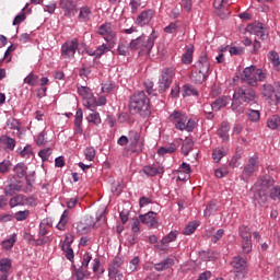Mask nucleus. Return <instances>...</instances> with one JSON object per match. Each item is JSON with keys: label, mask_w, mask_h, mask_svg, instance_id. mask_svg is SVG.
I'll return each mask as SVG.
<instances>
[{"label": "nucleus", "mask_w": 280, "mask_h": 280, "mask_svg": "<svg viewBox=\"0 0 280 280\" xmlns=\"http://www.w3.org/2000/svg\"><path fill=\"white\" fill-rule=\"evenodd\" d=\"M242 102L252 106V104H257V102H259V96H257V92H255L253 88L242 85L235 91L232 100V110H236L238 115L244 113V106H242Z\"/></svg>", "instance_id": "obj_1"}, {"label": "nucleus", "mask_w": 280, "mask_h": 280, "mask_svg": "<svg viewBox=\"0 0 280 280\" xmlns=\"http://www.w3.org/2000/svg\"><path fill=\"white\" fill-rule=\"evenodd\" d=\"M129 110L131 115L150 116V98L145 95L144 91H137L130 96Z\"/></svg>", "instance_id": "obj_2"}, {"label": "nucleus", "mask_w": 280, "mask_h": 280, "mask_svg": "<svg viewBox=\"0 0 280 280\" xmlns=\"http://www.w3.org/2000/svg\"><path fill=\"white\" fill-rule=\"evenodd\" d=\"M141 136L136 130L129 131V145L122 151V156H130V152L133 154H141L143 152V142L140 141Z\"/></svg>", "instance_id": "obj_3"}, {"label": "nucleus", "mask_w": 280, "mask_h": 280, "mask_svg": "<svg viewBox=\"0 0 280 280\" xmlns=\"http://www.w3.org/2000/svg\"><path fill=\"white\" fill-rule=\"evenodd\" d=\"M129 47L130 49H141L143 54L150 55L152 47H154V37L145 35L139 36L129 43Z\"/></svg>", "instance_id": "obj_4"}, {"label": "nucleus", "mask_w": 280, "mask_h": 280, "mask_svg": "<svg viewBox=\"0 0 280 280\" xmlns=\"http://www.w3.org/2000/svg\"><path fill=\"white\" fill-rule=\"evenodd\" d=\"M170 121H173L175 124V128L177 130H187L188 132H191L194 130V121L188 120L187 116L185 114H182L180 112H173L170 117Z\"/></svg>", "instance_id": "obj_5"}, {"label": "nucleus", "mask_w": 280, "mask_h": 280, "mask_svg": "<svg viewBox=\"0 0 280 280\" xmlns=\"http://www.w3.org/2000/svg\"><path fill=\"white\" fill-rule=\"evenodd\" d=\"M231 266L236 279H244L246 275H248V264L246 262V258L242 256H234L231 261Z\"/></svg>", "instance_id": "obj_6"}, {"label": "nucleus", "mask_w": 280, "mask_h": 280, "mask_svg": "<svg viewBox=\"0 0 280 280\" xmlns=\"http://www.w3.org/2000/svg\"><path fill=\"white\" fill-rule=\"evenodd\" d=\"M25 205L28 207H36V199H34V197H27L23 194H19L9 201V207L11 209H14V207H25Z\"/></svg>", "instance_id": "obj_7"}, {"label": "nucleus", "mask_w": 280, "mask_h": 280, "mask_svg": "<svg viewBox=\"0 0 280 280\" xmlns=\"http://www.w3.org/2000/svg\"><path fill=\"white\" fill-rule=\"evenodd\" d=\"M97 34H100V36H103L104 40H106V43H108L109 45H114L115 39L117 38V33L115 32V30H113V24L108 22L102 24L98 27Z\"/></svg>", "instance_id": "obj_8"}, {"label": "nucleus", "mask_w": 280, "mask_h": 280, "mask_svg": "<svg viewBox=\"0 0 280 280\" xmlns=\"http://www.w3.org/2000/svg\"><path fill=\"white\" fill-rule=\"evenodd\" d=\"M174 78V70L172 68H166L162 71V75L159 82L160 93H165L172 84V79Z\"/></svg>", "instance_id": "obj_9"}, {"label": "nucleus", "mask_w": 280, "mask_h": 280, "mask_svg": "<svg viewBox=\"0 0 280 280\" xmlns=\"http://www.w3.org/2000/svg\"><path fill=\"white\" fill-rule=\"evenodd\" d=\"M261 95L265 97V100H267L273 106H277V104H279L280 102V97L275 91V86H272V84H268V83L264 84L261 90Z\"/></svg>", "instance_id": "obj_10"}, {"label": "nucleus", "mask_w": 280, "mask_h": 280, "mask_svg": "<svg viewBox=\"0 0 280 280\" xmlns=\"http://www.w3.org/2000/svg\"><path fill=\"white\" fill-rule=\"evenodd\" d=\"M246 30L255 36H258L261 40H266L268 38V30L261 22H258L257 24H248Z\"/></svg>", "instance_id": "obj_11"}, {"label": "nucleus", "mask_w": 280, "mask_h": 280, "mask_svg": "<svg viewBox=\"0 0 280 280\" xmlns=\"http://www.w3.org/2000/svg\"><path fill=\"white\" fill-rule=\"evenodd\" d=\"M78 49V38H73L72 40L66 42L61 47V56L63 58H73L75 56V51Z\"/></svg>", "instance_id": "obj_12"}, {"label": "nucleus", "mask_w": 280, "mask_h": 280, "mask_svg": "<svg viewBox=\"0 0 280 280\" xmlns=\"http://www.w3.org/2000/svg\"><path fill=\"white\" fill-rule=\"evenodd\" d=\"M255 66L247 67L243 70L241 82L249 84V86H257V79L255 78Z\"/></svg>", "instance_id": "obj_13"}, {"label": "nucleus", "mask_w": 280, "mask_h": 280, "mask_svg": "<svg viewBox=\"0 0 280 280\" xmlns=\"http://www.w3.org/2000/svg\"><path fill=\"white\" fill-rule=\"evenodd\" d=\"M254 187L255 189L268 191V189H271V187H275V179L270 175H264L258 178Z\"/></svg>", "instance_id": "obj_14"}, {"label": "nucleus", "mask_w": 280, "mask_h": 280, "mask_svg": "<svg viewBox=\"0 0 280 280\" xmlns=\"http://www.w3.org/2000/svg\"><path fill=\"white\" fill-rule=\"evenodd\" d=\"M259 167V160L257 158H250L248 160V163L245 165L242 178L243 180H246V178H250L253 174H255V171Z\"/></svg>", "instance_id": "obj_15"}, {"label": "nucleus", "mask_w": 280, "mask_h": 280, "mask_svg": "<svg viewBox=\"0 0 280 280\" xmlns=\"http://www.w3.org/2000/svg\"><path fill=\"white\" fill-rule=\"evenodd\" d=\"M142 224H147L149 229H156L159 226V221H156V212L149 211L145 214L139 215Z\"/></svg>", "instance_id": "obj_16"}, {"label": "nucleus", "mask_w": 280, "mask_h": 280, "mask_svg": "<svg viewBox=\"0 0 280 280\" xmlns=\"http://www.w3.org/2000/svg\"><path fill=\"white\" fill-rule=\"evenodd\" d=\"M154 18L153 10L142 11L136 19V25L143 27V25H150V21Z\"/></svg>", "instance_id": "obj_17"}, {"label": "nucleus", "mask_w": 280, "mask_h": 280, "mask_svg": "<svg viewBox=\"0 0 280 280\" xmlns=\"http://www.w3.org/2000/svg\"><path fill=\"white\" fill-rule=\"evenodd\" d=\"M23 191V185L21 180L11 182L4 187V196H14V194Z\"/></svg>", "instance_id": "obj_18"}, {"label": "nucleus", "mask_w": 280, "mask_h": 280, "mask_svg": "<svg viewBox=\"0 0 280 280\" xmlns=\"http://www.w3.org/2000/svg\"><path fill=\"white\" fill-rule=\"evenodd\" d=\"M176 237H178V235L176 234V232H171L168 233L166 236H164L160 244L155 245V248H158L159 250H167V244H170L171 242H175L176 241Z\"/></svg>", "instance_id": "obj_19"}, {"label": "nucleus", "mask_w": 280, "mask_h": 280, "mask_svg": "<svg viewBox=\"0 0 280 280\" xmlns=\"http://www.w3.org/2000/svg\"><path fill=\"white\" fill-rule=\"evenodd\" d=\"M104 218V213H101L98 217L93 214H86L83 220V223H85L91 229H97V222Z\"/></svg>", "instance_id": "obj_20"}, {"label": "nucleus", "mask_w": 280, "mask_h": 280, "mask_svg": "<svg viewBox=\"0 0 280 280\" xmlns=\"http://www.w3.org/2000/svg\"><path fill=\"white\" fill-rule=\"evenodd\" d=\"M198 71H202L206 73H209V69L211 68V63L209 62V57L207 54H203L199 57L197 63H196Z\"/></svg>", "instance_id": "obj_21"}, {"label": "nucleus", "mask_w": 280, "mask_h": 280, "mask_svg": "<svg viewBox=\"0 0 280 280\" xmlns=\"http://www.w3.org/2000/svg\"><path fill=\"white\" fill-rule=\"evenodd\" d=\"M253 189L255 202L258 205H266V202H268V191L255 187Z\"/></svg>", "instance_id": "obj_22"}, {"label": "nucleus", "mask_w": 280, "mask_h": 280, "mask_svg": "<svg viewBox=\"0 0 280 280\" xmlns=\"http://www.w3.org/2000/svg\"><path fill=\"white\" fill-rule=\"evenodd\" d=\"M48 231L47 228H45V223L39 224V237L36 240V243L38 246H42V244H47L49 242V236L47 235Z\"/></svg>", "instance_id": "obj_23"}, {"label": "nucleus", "mask_w": 280, "mask_h": 280, "mask_svg": "<svg viewBox=\"0 0 280 280\" xmlns=\"http://www.w3.org/2000/svg\"><path fill=\"white\" fill-rule=\"evenodd\" d=\"M0 143L4 145L5 150H14L16 148V140L13 138H10V136H1L0 137Z\"/></svg>", "instance_id": "obj_24"}, {"label": "nucleus", "mask_w": 280, "mask_h": 280, "mask_svg": "<svg viewBox=\"0 0 280 280\" xmlns=\"http://www.w3.org/2000/svg\"><path fill=\"white\" fill-rule=\"evenodd\" d=\"M229 130H231V125L229 122H222L218 129V135L222 141H229Z\"/></svg>", "instance_id": "obj_25"}, {"label": "nucleus", "mask_w": 280, "mask_h": 280, "mask_svg": "<svg viewBox=\"0 0 280 280\" xmlns=\"http://www.w3.org/2000/svg\"><path fill=\"white\" fill-rule=\"evenodd\" d=\"M229 102H231V97H229V96H221V97L217 98L212 103V108L215 112H218V110H220V108H224V106H226L229 104Z\"/></svg>", "instance_id": "obj_26"}, {"label": "nucleus", "mask_w": 280, "mask_h": 280, "mask_svg": "<svg viewBox=\"0 0 280 280\" xmlns=\"http://www.w3.org/2000/svg\"><path fill=\"white\" fill-rule=\"evenodd\" d=\"M207 78H209V72H202V70H198L191 75V80L195 82V84H202Z\"/></svg>", "instance_id": "obj_27"}, {"label": "nucleus", "mask_w": 280, "mask_h": 280, "mask_svg": "<svg viewBox=\"0 0 280 280\" xmlns=\"http://www.w3.org/2000/svg\"><path fill=\"white\" fill-rule=\"evenodd\" d=\"M16 178H25V176L27 175V166L25 165V163H19L14 166L13 168Z\"/></svg>", "instance_id": "obj_28"}, {"label": "nucleus", "mask_w": 280, "mask_h": 280, "mask_svg": "<svg viewBox=\"0 0 280 280\" xmlns=\"http://www.w3.org/2000/svg\"><path fill=\"white\" fill-rule=\"evenodd\" d=\"M143 172L144 174H147V176H156L158 174H163L165 170L161 166L160 167L144 166Z\"/></svg>", "instance_id": "obj_29"}, {"label": "nucleus", "mask_w": 280, "mask_h": 280, "mask_svg": "<svg viewBox=\"0 0 280 280\" xmlns=\"http://www.w3.org/2000/svg\"><path fill=\"white\" fill-rule=\"evenodd\" d=\"M267 126L271 130H280V117L278 115L271 116L267 121Z\"/></svg>", "instance_id": "obj_30"}, {"label": "nucleus", "mask_w": 280, "mask_h": 280, "mask_svg": "<svg viewBox=\"0 0 280 280\" xmlns=\"http://www.w3.org/2000/svg\"><path fill=\"white\" fill-rule=\"evenodd\" d=\"M268 58L275 69L279 71L280 69V60H279V52L271 50L269 51Z\"/></svg>", "instance_id": "obj_31"}, {"label": "nucleus", "mask_w": 280, "mask_h": 280, "mask_svg": "<svg viewBox=\"0 0 280 280\" xmlns=\"http://www.w3.org/2000/svg\"><path fill=\"white\" fill-rule=\"evenodd\" d=\"M191 60H194V46L186 48V52L182 57L184 65H191Z\"/></svg>", "instance_id": "obj_32"}, {"label": "nucleus", "mask_w": 280, "mask_h": 280, "mask_svg": "<svg viewBox=\"0 0 280 280\" xmlns=\"http://www.w3.org/2000/svg\"><path fill=\"white\" fill-rule=\"evenodd\" d=\"M174 152H176L175 143H171L168 147H160L158 150L160 156H164V154H174Z\"/></svg>", "instance_id": "obj_33"}, {"label": "nucleus", "mask_w": 280, "mask_h": 280, "mask_svg": "<svg viewBox=\"0 0 280 280\" xmlns=\"http://www.w3.org/2000/svg\"><path fill=\"white\" fill-rule=\"evenodd\" d=\"M238 233L242 237V240H253V233L250 232V229L246 225H242L240 229H238Z\"/></svg>", "instance_id": "obj_34"}, {"label": "nucleus", "mask_w": 280, "mask_h": 280, "mask_svg": "<svg viewBox=\"0 0 280 280\" xmlns=\"http://www.w3.org/2000/svg\"><path fill=\"white\" fill-rule=\"evenodd\" d=\"M12 270V260L10 258L0 259V272H10Z\"/></svg>", "instance_id": "obj_35"}, {"label": "nucleus", "mask_w": 280, "mask_h": 280, "mask_svg": "<svg viewBox=\"0 0 280 280\" xmlns=\"http://www.w3.org/2000/svg\"><path fill=\"white\" fill-rule=\"evenodd\" d=\"M199 224H200V222H198V221H192V222L188 223L185 226V229L183 231V234L184 235H191L192 233H195L196 229H198Z\"/></svg>", "instance_id": "obj_36"}, {"label": "nucleus", "mask_w": 280, "mask_h": 280, "mask_svg": "<svg viewBox=\"0 0 280 280\" xmlns=\"http://www.w3.org/2000/svg\"><path fill=\"white\" fill-rule=\"evenodd\" d=\"M77 232L79 235H86V233H91V228L81 220L77 224Z\"/></svg>", "instance_id": "obj_37"}, {"label": "nucleus", "mask_w": 280, "mask_h": 280, "mask_svg": "<svg viewBox=\"0 0 280 280\" xmlns=\"http://www.w3.org/2000/svg\"><path fill=\"white\" fill-rule=\"evenodd\" d=\"M247 119H249V121H253L255 124L259 121V119H261V114L257 109H248Z\"/></svg>", "instance_id": "obj_38"}, {"label": "nucleus", "mask_w": 280, "mask_h": 280, "mask_svg": "<svg viewBox=\"0 0 280 280\" xmlns=\"http://www.w3.org/2000/svg\"><path fill=\"white\" fill-rule=\"evenodd\" d=\"M218 211V206L215 205V202H210L205 211H203V215L205 218H211V215H213V213H215Z\"/></svg>", "instance_id": "obj_39"}, {"label": "nucleus", "mask_w": 280, "mask_h": 280, "mask_svg": "<svg viewBox=\"0 0 280 280\" xmlns=\"http://www.w3.org/2000/svg\"><path fill=\"white\" fill-rule=\"evenodd\" d=\"M191 150H194V140L188 139L182 145V153L184 154V156H187V154H189Z\"/></svg>", "instance_id": "obj_40"}, {"label": "nucleus", "mask_w": 280, "mask_h": 280, "mask_svg": "<svg viewBox=\"0 0 280 280\" xmlns=\"http://www.w3.org/2000/svg\"><path fill=\"white\" fill-rule=\"evenodd\" d=\"M60 5L63 10L71 12V10H75V0H61Z\"/></svg>", "instance_id": "obj_41"}, {"label": "nucleus", "mask_w": 280, "mask_h": 280, "mask_svg": "<svg viewBox=\"0 0 280 280\" xmlns=\"http://www.w3.org/2000/svg\"><path fill=\"white\" fill-rule=\"evenodd\" d=\"M7 126L11 130H18V132H21V122H19V120H16L15 118H9L7 120Z\"/></svg>", "instance_id": "obj_42"}, {"label": "nucleus", "mask_w": 280, "mask_h": 280, "mask_svg": "<svg viewBox=\"0 0 280 280\" xmlns=\"http://www.w3.org/2000/svg\"><path fill=\"white\" fill-rule=\"evenodd\" d=\"M78 93H79V95L84 97V100H89V98L93 97V93L91 92V89L88 86L78 88Z\"/></svg>", "instance_id": "obj_43"}, {"label": "nucleus", "mask_w": 280, "mask_h": 280, "mask_svg": "<svg viewBox=\"0 0 280 280\" xmlns=\"http://www.w3.org/2000/svg\"><path fill=\"white\" fill-rule=\"evenodd\" d=\"M88 121H90V124H95V126H98V124H102V118L100 117V113L95 110L92 112V114L88 116Z\"/></svg>", "instance_id": "obj_44"}, {"label": "nucleus", "mask_w": 280, "mask_h": 280, "mask_svg": "<svg viewBox=\"0 0 280 280\" xmlns=\"http://www.w3.org/2000/svg\"><path fill=\"white\" fill-rule=\"evenodd\" d=\"M112 47H113V44H108V45L103 44V45H101L96 49V54H95L96 58H100L101 56H104V54H106V51H110Z\"/></svg>", "instance_id": "obj_45"}, {"label": "nucleus", "mask_w": 280, "mask_h": 280, "mask_svg": "<svg viewBox=\"0 0 280 280\" xmlns=\"http://www.w3.org/2000/svg\"><path fill=\"white\" fill-rule=\"evenodd\" d=\"M212 110H215L213 108V104L209 105V104H203L202 106V112L205 113L207 119H213V112Z\"/></svg>", "instance_id": "obj_46"}, {"label": "nucleus", "mask_w": 280, "mask_h": 280, "mask_svg": "<svg viewBox=\"0 0 280 280\" xmlns=\"http://www.w3.org/2000/svg\"><path fill=\"white\" fill-rule=\"evenodd\" d=\"M14 218L16 222H23V220L30 218V210L18 211L15 212Z\"/></svg>", "instance_id": "obj_47"}, {"label": "nucleus", "mask_w": 280, "mask_h": 280, "mask_svg": "<svg viewBox=\"0 0 280 280\" xmlns=\"http://www.w3.org/2000/svg\"><path fill=\"white\" fill-rule=\"evenodd\" d=\"M242 248H243V253L245 255H248V253H250L253 250V238L244 240L242 242Z\"/></svg>", "instance_id": "obj_48"}, {"label": "nucleus", "mask_w": 280, "mask_h": 280, "mask_svg": "<svg viewBox=\"0 0 280 280\" xmlns=\"http://www.w3.org/2000/svg\"><path fill=\"white\" fill-rule=\"evenodd\" d=\"M61 250H63V253H66V257L67 259H69V261H73V248H71V245H61Z\"/></svg>", "instance_id": "obj_49"}, {"label": "nucleus", "mask_w": 280, "mask_h": 280, "mask_svg": "<svg viewBox=\"0 0 280 280\" xmlns=\"http://www.w3.org/2000/svg\"><path fill=\"white\" fill-rule=\"evenodd\" d=\"M224 156V151H222L221 148H217L212 152V159L215 163H220L222 161V158Z\"/></svg>", "instance_id": "obj_50"}, {"label": "nucleus", "mask_w": 280, "mask_h": 280, "mask_svg": "<svg viewBox=\"0 0 280 280\" xmlns=\"http://www.w3.org/2000/svg\"><path fill=\"white\" fill-rule=\"evenodd\" d=\"M189 95H198V90L192 85H184L183 97H187Z\"/></svg>", "instance_id": "obj_51"}, {"label": "nucleus", "mask_w": 280, "mask_h": 280, "mask_svg": "<svg viewBox=\"0 0 280 280\" xmlns=\"http://www.w3.org/2000/svg\"><path fill=\"white\" fill-rule=\"evenodd\" d=\"M143 85L149 95H156V90H154V82L147 80L144 81Z\"/></svg>", "instance_id": "obj_52"}, {"label": "nucleus", "mask_w": 280, "mask_h": 280, "mask_svg": "<svg viewBox=\"0 0 280 280\" xmlns=\"http://www.w3.org/2000/svg\"><path fill=\"white\" fill-rule=\"evenodd\" d=\"M75 277L77 280H84L86 277H89V271L84 269V267H80L79 269L75 270Z\"/></svg>", "instance_id": "obj_53"}, {"label": "nucleus", "mask_w": 280, "mask_h": 280, "mask_svg": "<svg viewBox=\"0 0 280 280\" xmlns=\"http://www.w3.org/2000/svg\"><path fill=\"white\" fill-rule=\"evenodd\" d=\"M269 196L272 200H280V186H272V188L269 189Z\"/></svg>", "instance_id": "obj_54"}, {"label": "nucleus", "mask_w": 280, "mask_h": 280, "mask_svg": "<svg viewBox=\"0 0 280 280\" xmlns=\"http://www.w3.org/2000/svg\"><path fill=\"white\" fill-rule=\"evenodd\" d=\"M38 156L42 158L43 162L48 161L49 156H51V148H46V149L40 150L38 152Z\"/></svg>", "instance_id": "obj_55"}, {"label": "nucleus", "mask_w": 280, "mask_h": 280, "mask_svg": "<svg viewBox=\"0 0 280 280\" xmlns=\"http://www.w3.org/2000/svg\"><path fill=\"white\" fill-rule=\"evenodd\" d=\"M91 16V9L89 7H83L79 13V18L83 21H89V18Z\"/></svg>", "instance_id": "obj_56"}, {"label": "nucleus", "mask_w": 280, "mask_h": 280, "mask_svg": "<svg viewBox=\"0 0 280 280\" xmlns=\"http://www.w3.org/2000/svg\"><path fill=\"white\" fill-rule=\"evenodd\" d=\"M117 51L119 56H130V46H126L125 44H119Z\"/></svg>", "instance_id": "obj_57"}, {"label": "nucleus", "mask_w": 280, "mask_h": 280, "mask_svg": "<svg viewBox=\"0 0 280 280\" xmlns=\"http://www.w3.org/2000/svg\"><path fill=\"white\" fill-rule=\"evenodd\" d=\"M14 242H16V235H12L10 238L2 242V247L5 248V250H10V248L14 246Z\"/></svg>", "instance_id": "obj_58"}, {"label": "nucleus", "mask_w": 280, "mask_h": 280, "mask_svg": "<svg viewBox=\"0 0 280 280\" xmlns=\"http://www.w3.org/2000/svg\"><path fill=\"white\" fill-rule=\"evenodd\" d=\"M82 117H83L82 108H79L77 110L75 120H74V126L78 128V130H80V127L82 126Z\"/></svg>", "instance_id": "obj_59"}, {"label": "nucleus", "mask_w": 280, "mask_h": 280, "mask_svg": "<svg viewBox=\"0 0 280 280\" xmlns=\"http://www.w3.org/2000/svg\"><path fill=\"white\" fill-rule=\"evenodd\" d=\"M32 154V145H26L23 150L20 151V155L22 156V159H30Z\"/></svg>", "instance_id": "obj_60"}, {"label": "nucleus", "mask_w": 280, "mask_h": 280, "mask_svg": "<svg viewBox=\"0 0 280 280\" xmlns=\"http://www.w3.org/2000/svg\"><path fill=\"white\" fill-rule=\"evenodd\" d=\"M254 78L256 79V82H264L266 80V73H264V70L261 69H256L254 72Z\"/></svg>", "instance_id": "obj_61"}, {"label": "nucleus", "mask_w": 280, "mask_h": 280, "mask_svg": "<svg viewBox=\"0 0 280 280\" xmlns=\"http://www.w3.org/2000/svg\"><path fill=\"white\" fill-rule=\"evenodd\" d=\"M85 159L86 161H93L95 159V149L93 147L85 149Z\"/></svg>", "instance_id": "obj_62"}, {"label": "nucleus", "mask_w": 280, "mask_h": 280, "mask_svg": "<svg viewBox=\"0 0 280 280\" xmlns=\"http://www.w3.org/2000/svg\"><path fill=\"white\" fill-rule=\"evenodd\" d=\"M141 221H139V219H132L131 221V231L133 233H139V231H141Z\"/></svg>", "instance_id": "obj_63"}, {"label": "nucleus", "mask_w": 280, "mask_h": 280, "mask_svg": "<svg viewBox=\"0 0 280 280\" xmlns=\"http://www.w3.org/2000/svg\"><path fill=\"white\" fill-rule=\"evenodd\" d=\"M38 80V75L30 74L27 78H25L24 82L26 84H30V86H36V82Z\"/></svg>", "instance_id": "obj_64"}]
</instances>
